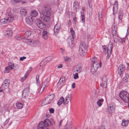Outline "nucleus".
<instances>
[{"label": "nucleus", "mask_w": 129, "mask_h": 129, "mask_svg": "<svg viewBox=\"0 0 129 129\" xmlns=\"http://www.w3.org/2000/svg\"><path fill=\"white\" fill-rule=\"evenodd\" d=\"M9 121V119H7L5 121L4 124V125H5L7 124V123Z\"/></svg>", "instance_id": "nucleus-60"}, {"label": "nucleus", "mask_w": 129, "mask_h": 129, "mask_svg": "<svg viewBox=\"0 0 129 129\" xmlns=\"http://www.w3.org/2000/svg\"><path fill=\"white\" fill-rule=\"evenodd\" d=\"M18 66V65H16L15 66L13 65V69L14 70H16L18 69V67H17V66Z\"/></svg>", "instance_id": "nucleus-56"}, {"label": "nucleus", "mask_w": 129, "mask_h": 129, "mask_svg": "<svg viewBox=\"0 0 129 129\" xmlns=\"http://www.w3.org/2000/svg\"><path fill=\"white\" fill-rule=\"evenodd\" d=\"M66 127V129H71L72 127V126L71 123H68L66 124V126H65Z\"/></svg>", "instance_id": "nucleus-34"}, {"label": "nucleus", "mask_w": 129, "mask_h": 129, "mask_svg": "<svg viewBox=\"0 0 129 129\" xmlns=\"http://www.w3.org/2000/svg\"><path fill=\"white\" fill-rule=\"evenodd\" d=\"M60 49L61 51V53L63 55L64 54V50L62 48H60Z\"/></svg>", "instance_id": "nucleus-54"}, {"label": "nucleus", "mask_w": 129, "mask_h": 129, "mask_svg": "<svg viewBox=\"0 0 129 129\" xmlns=\"http://www.w3.org/2000/svg\"><path fill=\"white\" fill-rule=\"evenodd\" d=\"M39 75H37L36 77V80L37 81V83L38 85H39L40 83V82L39 80Z\"/></svg>", "instance_id": "nucleus-38"}, {"label": "nucleus", "mask_w": 129, "mask_h": 129, "mask_svg": "<svg viewBox=\"0 0 129 129\" xmlns=\"http://www.w3.org/2000/svg\"><path fill=\"white\" fill-rule=\"evenodd\" d=\"M117 31L116 30L111 31L112 35L114 37V42L116 43H117L118 41V35L117 33Z\"/></svg>", "instance_id": "nucleus-12"}, {"label": "nucleus", "mask_w": 129, "mask_h": 129, "mask_svg": "<svg viewBox=\"0 0 129 129\" xmlns=\"http://www.w3.org/2000/svg\"><path fill=\"white\" fill-rule=\"evenodd\" d=\"M64 99L63 97H61L57 102V104L59 106H60L64 102Z\"/></svg>", "instance_id": "nucleus-28"}, {"label": "nucleus", "mask_w": 129, "mask_h": 129, "mask_svg": "<svg viewBox=\"0 0 129 129\" xmlns=\"http://www.w3.org/2000/svg\"><path fill=\"white\" fill-rule=\"evenodd\" d=\"M73 74L74 78V79H76L79 78V76L78 75V73H73Z\"/></svg>", "instance_id": "nucleus-42"}, {"label": "nucleus", "mask_w": 129, "mask_h": 129, "mask_svg": "<svg viewBox=\"0 0 129 129\" xmlns=\"http://www.w3.org/2000/svg\"><path fill=\"white\" fill-rule=\"evenodd\" d=\"M26 23L29 25L32 24L33 22L32 17L30 16H28L26 19Z\"/></svg>", "instance_id": "nucleus-15"}, {"label": "nucleus", "mask_w": 129, "mask_h": 129, "mask_svg": "<svg viewBox=\"0 0 129 129\" xmlns=\"http://www.w3.org/2000/svg\"><path fill=\"white\" fill-rule=\"evenodd\" d=\"M43 16V15H41L40 18L45 22L48 23V22L50 19V16Z\"/></svg>", "instance_id": "nucleus-14"}, {"label": "nucleus", "mask_w": 129, "mask_h": 129, "mask_svg": "<svg viewBox=\"0 0 129 129\" xmlns=\"http://www.w3.org/2000/svg\"><path fill=\"white\" fill-rule=\"evenodd\" d=\"M27 72H26L25 74V77H22V78L21 79V82H23V81L26 79V75H27Z\"/></svg>", "instance_id": "nucleus-45"}, {"label": "nucleus", "mask_w": 129, "mask_h": 129, "mask_svg": "<svg viewBox=\"0 0 129 129\" xmlns=\"http://www.w3.org/2000/svg\"><path fill=\"white\" fill-rule=\"evenodd\" d=\"M105 126L103 125L100 126L98 129H105Z\"/></svg>", "instance_id": "nucleus-57"}, {"label": "nucleus", "mask_w": 129, "mask_h": 129, "mask_svg": "<svg viewBox=\"0 0 129 129\" xmlns=\"http://www.w3.org/2000/svg\"><path fill=\"white\" fill-rule=\"evenodd\" d=\"M26 58V57L23 56L22 57H20V60L21 61H23L24 59H25Z\"/></svg>", "instance_id": "nucleus-53"}, {"label": "nucleus", "mask_w": 129, "mask_h": 129, "mask_svg": "<svg viewBox=\"0 0 129 129\" xmlns=\"http://www.w3.org/2000/svg\"><path fill=\"white\" fill-rule=\"evenodd\" d=\"M118 16H123V14L121 11H119L118 13Z\"/></svg>", "instance_id": "nucleus-55"}, {"label": "nucleus", "mask_w": 129, "mask_h": 129, "mask_svg": "<svg viewBox=\"0 0 129 129\" xmlns=\"http://www.w3.org/2000/svg\"><path fill=\"white\" fill-rule=\"evenodd\" d=\"M13 34L12 30H9L6 31L5 33V35L6 36L10 37L12 36Z\"/></svg>", "instance_id": "nucleus-20"}, {"label": "nucleus", "mask_w": 129, "mask_h": 129, "mask_svg": "<svg viewBox=\"0 0 129 129\" xmlns=\"http://www.w3.org/2000/svg\"><path fill=\"white\" fill-rule=\"evenodd\" d=\"M128 81V79L127 78L124 77L120 83V85H122L124 83L127 82Z\"/></svg>", "instance_id": "nucleus-26"}, {"label": "nucleus", "mask_w": 129, "mask_h": 129, "mask_svg": "<svg viewBox=\"0 0 129 129\" xmlns=\"http://www.w3.org/2000/svg\"><path fill=\"white\" fill-rule=\"evenodd\" d=\"M50 113H52L54 112V110L53 108H50L49 110Z\"/></svg>", "instance_id": "nucleus-49"}, {"label": "nucleus", "mask_w": 129, "mask_h": 129, "mask_svg": "<svg viewBox=\"0 0 129 129\" xmlns=\"http://www.w3.org/2000/svg\"><path fill=\"white\" fill-rule=\"evenodd\" d=\"M42 37L45 40L47 39V32L45 30H44L43 32Z\"/></svg>", "instance_id": "nucleus-23"}, {"label": "nucleus", "mask_w": 129, "mask_h": 129, "mask_svg": "<svg viewBox=\"0 0 129 129\" xmlns=\"http://www.w3.org/2000/svg\"><path fill=\"white\" fill-rule=\"evenodd\" d=\"M71 58H70L69 57L66 56L65 58V61L67 62H69L71 61Z\"/></svg>", "instance_id": "nucleus-44"}, {"label": "nucleus", "mask_w": 129, "mask_h": 129, "mask_svg": "<svg viewBox=\"0 0 129 129\" xmlns=\"http://www.w3.org/2000/svg\"><path fill=\"white\" fill-rule=\"evenodd\" d=\"M128 119H127L126 120L123 119L122 120V122L121 125L122 126H126L128 125Z\"/></svg>", "instance_id": "nucleus-21"}, {"label": "nucleus", "mask_w": 129, "mask_h": 129, "mask_svg": "<svg viewBox=\"0 0 129 129\" xmlns=\"http://www.w3.org/2000/svg\"><path fill=\"white\" fill-rule=\"evenodd\" d=\"M121 42L122 43H124L125 42V40L124 39H121Z\"/></svg>", "instance_id": "nucleus-64"}, {"label": "nucleus", "mask_w": 129, "mask_h": 129, "mask_svg": "<svg viewBox=\"0 0 129 129\" xmlns=\"http://www.w3.org/2000/svg\"><path fill=\"white\" fill-rule=\"evenodd\" d=\"M116 8V10L117 11L118 10V2L117 1H115L114 4L113 5V11H115V10L116 9L115 8Z\"/></svg>", "instance_id": "nucleus-22"}, {"label": "nucleus", "mask_w": 129, "mask_h": 129, "mask_svg": "<svg viewBox=\"0 0 129 129\" xmlns=\"http://www.w3.org/2000/svg\"><path fill=\"white\" fill-rule=\"evenodd\" d=\"M96 59V57H93L92 59V62L93 63L90 69V72L92 74H93L95 72L98 68L99 64L97 62L95 61Z\"/></svg>", "instance_id": "nucleus-3"}, {"label": "nucleus", "mask_w": 129, "mask_h": 129, "mask_svg": "<svg viewBox=\"0 0 129 129\" xmlns=\"http://www.w3.org/2000/svg\"><path fill=\"white\" fill-rule=\"evenodd\" d=\"M38 13L37 11L35 10H34L31 11V13H30V15L33 17H35L38 15Z\"/></svg>", "instance_id": "nucleus-27"}, {"label": "nucleus", "mask_w": 129, "mask_h": 129, "mask_svg": "<svg viewBox=\"0 0 129 129\" xmlns=\"http://www.w3.org/2000/svg\"><path fill=\"white\" fill-rule=\"evenodd\" d=\"M114 108L113 106H109L108 109H106V111L108 113L113 112L114 111Z\"/></svg>", "instance_id": "nucleus-16"}, {"label": "nucleus", "mask_w": 129, "mask_h": 129, "mask_svg": "<svg viewBox=\"0 0 129 129\" xmlns=\"http://www.w3.org/2000/svg\"><path fill=\"white\" fill-rule=\"evenodd\" d=\"M20 12L22 15H26L27 11L25 9H22L20 10Z\"/></svg>", "instance_id": "nucleus-24"}, {"label": "nucleus", "mask_w": 129, "mask_h": 129, "mask_svg": "<svg viewBox=\"0 0 129 129\" xmlns=\"http://www.w3.org/2000/svg\"><path fill=\"white\" fill-rule=\"evenodd\" d=\"M0 22L2 23H8V22L7 19H2L0 20Z\"/></svg>", "instance_id": "nucleus-36"}, {"label": "nucleus", "mask_w": 129, "mask_h": 129, "mask_svg": "<svg viewBox=\"0 0 129 129\" xmlns=\"http://www.w3.org/2000/svg\"><path fill=\"white\" fill-rule=\"evenodd\" d=\"M59 82L61 83H63V84L64 85V77H61L59 80Z\"/></svg>", "instance_id": "nucleus-39"}, {"label": "nucleus", "mask_w": 129, "mask_h": 129, "mask_svg": "<svg viewBox=\"0 0 129 129\" xmlns=\"http://www.w3.org/2000/svg\"><path fill=\"white\" fill-rule=\"evenodd\" d=\"M113 43L111 42H109L108 44V48H110V50L108 51L107 53V58L108 59L109 58L110 56L112 50V49L113 47Z\"/></svg>", "instance_id": "nucleus-10"}, {"label": "nucleus", "mask_w": 129, "mask_h": 129, "mask_svg": "<svg viewBox=\"0 0 129 129\" xmlns=\"http://www.w3.org/2000/svg\"><path fill=\"white\" fill-rule=\"evenodd\" d=\"M77 22L76 18L75 16L73 18V22L74 24H75Z\"/></svg>", "instance_id": "nucleus-48"}, {"label": "nucleus", "mask_w": 129, "mask_h": 129, "mask_svg": "<svg viewBox=\"0 0 129 129\" xmlns=\"http://www.w3.org/2000/svg\"><path fill=\"white\" fill-rule=\"evenodd\" d=\"M11 70V69L8 66L6 67L5 68V69L4 71L5 73H8Z\"/></svg>", "instance_id": "nucleus-33"}, {"label": "nucleus", "mask_w": 129, "mask_h": 129, "mask_svg": "<svg viewBox=\"0 0 129 129\" xmlns=\"http://www.w3.org/2000/svg\"><path fill=\"white\" fill-rule=\"evenodd\" d=\"M100 85L103 88H105L107 86V85H104V83H101L100 84Z\"/></svg>", "instance_id": "nucleus-52"}, {"label": "nucleus", "mask_w": 129, "mask_h": 129, "mask_svg": "<svg viewBox=\"0 0 129 129\" xmlns=\"http://www.w3.org/2000/svg\"><path fill=\"white\" fill-rule=\"evenodd\" d=\"M51 124V123L49 120L48 119H45L44 122H40L37 126V129H44L45 128Z\"/></svg>", "instance_id": "nucleus-1"}, {"label": "nucleus", "mask_w": 129, "mask_h": 129, "mask_svg": "<svg viewBox=\"0 0 129 129\" xmlns=\"http://www.w3.org/2000/svg\"><path fill=\"white\" fill-rule=\"evenodd\" d=\"M59 27H58L57 25H56L54 27V33H55V35H56L59 32Z\"/></svg>", "instance_id": "nucleus-25"}, {"label": "nucleus", "mask_w": 129, "mask_h": 129, "mask_svg": "<svg viewBox=\"0 0 129 129\" xmlns=\"http://www.w3.org/2000/svg\"><path fill=\"white\" fill-rule=\"evenodd\" d=\"M116 30H117V29L116 27H115L114 25H112L111 28V31H113Z\"/></svg>", "instance_id": "nucleus-43"}, {"label": "nucleus", "mask_w": 129, "mask_h": 129, "mask_svg": "<svg viewBox=\"0 0 129 129\" xmlns=\"http://www.w3.org/2000/svg\"><path fill=\"white\" fill-rule=\"evenodd\" d=\"M44 87H43V88H42V87H41V88L40 89V91H39V93H41L43 92V91L44 90Z\"/></svg>", "instance_id": "nucleus-50"}, {"label": "nucleus", "mask_w": 129, "mask_h": 129, "mask_svg": "<svg viewBox=\"0 0 129 129\" xmlns=\"http://www.w3.org/2000/svg\"><path fill=\"white\" fill-rule=\"evenodd\" d=\"M129 77V74H125L124 78H127L128 79V78Z\"/></svg>", "instance_id": "nucleus-63"}, {"label": "nucleus", "mask_w": 129, "mask_h": 129, "mask_svg": "<svg viewBox=\"0 0 129 129\" xmlns=\"http://www.w3.org/2000/svg\"><path fill=\"white\" fill-rule=\"evenodd\" d=\"M124 70V66L122 64H120L118 69V73L121 76L123 73Z\"/></svg>", "instance_id": "nucleus-11"}, {"label": "nucleus", "mask_w": 129, "mask_h": 129, "mask_svg": "<svg viewBox=\"0 0 129 129\" xmlns=\"http://www.w3.org/2000/svg\"><path fill=\"white\" fill-rule=\"evenodd\" d=\"M8 23L12 22L14 18L12 17H10L7 19Z\"/></svg>", "instance_id": "nucleus-37"}, {"label": "nucleus", "mask_w": 129, "mask_h": 129, "mask_svg": "<svg viewBox=\"0 0 129 129\" xmlns=\"http://www.w3.org/2000/svg\"><path fill=\"white\" fill-rule=\"evenodd\" d=\"M70 32L72 35V36H73L74 37L73 35H75V32L72 28H71L70 29Z\"/></svg>", "instance_id": "nucleus-46"}, {"label": "nucleus", "mask_w": 129, "mask_h": 129, "mask_svg": "<svg viewBox=\"0 0 129 129\" xmlns=\"http://www.w3.org/2000/svg\"><path fill=\"white\" fill-rule=\"evenodd\" d=\"M79 4L78 3L77 1H75L73 4V8L76 12L79 9Z\"/></svg>", "instance_id": "nucleus-18"}, {"label": "nucleus", "mask_w": 129, "mask_h": 129, "mask_svg": "<svg viewBox=\"0 0 129 129\" xmlns=\"http://www.w3.org/2000/svg\"><path fill=\"white\" fill-rule=\"evenodd\" d=\"M46 82H45L44 83H43L42 84V86H48L49 85V84L48 83L47 84H45V83Z\"/></svg>", "instance_id": "nucleus-58"}, {"label": "nucleus", "mask_w": 129, "mask_h": 129, "mask_svg": "<svg viewBox=\"0 0 129 129\" xmlns=\"http://www.w3.org/2000/svg\"><path fill=\"white\" fill-rule=\"evenodd\" d=\"M51 9L50 6L46 5L44 7L42 12L43 15L44 16H50L51 14Z\"/></svg>", "instance_id": "nucleus-6"}, {"label": "nucleus", "mask_w": 129, "mask_h": 129, "mask_svg": "<svg viewBox=\"0 0 129 129\" xmlns=\"http://www.w3.org/2000/svg\"><path fill=\"white\" fill-rule=\"evenodd\" d=\"M31 32L30 31H27L25 32V34L26 36L28 37L31 35Z\"/></svg>", "instance_id": "nucleus-40"}, {"label": "nucleus", "mask_w": 129, "mask_h": 129, "mask_svg": "<svg viewBox=\"0 0 129 129\" xmlns=\"http://www.w3.org/2000/svg\"><path fill=\"white\" fill-rule=\"evenodd\" d=\"M81 20L82 22L84 23L85 22V16H83L81 17Z\"/></svg>", "instance_id": "nucleus-51"}, {"label": "nucleus", "mask_w": 129, "mask_h": 129, "mask_svg": "<svg viewBox=\"0 0 129 129\" xmlns=\"http://www.w3.org/2000/svg\"><path fill=\"white\" fill-rule=\"evenodd\" d=\"M68 45L69 47L72 48L74 46V37L72 36L69 37L67 40Z\"/></svg>", "instance_id": "nucleus-8"}, {"label": "nucleus", "mask_w": 129, "mask_h": 129, "mask_svg": "<svg viewBox=\"0 0 129 129\" xmlns=\"http://www.w3.org/2000/svg\"><path fill=\"white\" fill-rule=\"evenodd\" d=\"M36 23L39 28L43 29L46 27V24L39 19H37L36 21Z\"/></svg>", "instance_id": "nucleus-9"}, {"label": "nucleus", "mask_w": 129, "mask_h": 129, "mask_svg": "<svg viewBox=\"0 0 129 129\" xmlns=\"http://www.w3.org/2000/svg\"><path fill=\"white\" fill-rule=\"evenodd\" d=\"M14 64L11 62H10L8 63V67L10 68L11 70L13 69V67Z\"/></svg>", "instance_id": "nucleus-41"}, {"label": "nucleus", "mask_w": 129, "mask_h": 129, "mask_svg": "<svg viewBox=\"0 0 129 129\" xmlns=\"http://www.w3.org/2000/svg\"><path fill=\"white\" fill-rule=\"evenodd\" d=\"M88 4L89 5V6L90 8H91L92 7V5L91 3L90 2H88Z\"/></svg>", "instance_id": "nucleus-61"}, {"label": "nucleus", "mask_w": 129, "mask_h": 129, "mask_svg": "<svg viewBox=\"0 0 129 129\" xmlns=\"http://www.w3.org/2000/svg\"><path fill=\"white\" fill-rule=\"evenodd\" d=\"M26 42L28 44L30 45H32L33 44L34 42L31 40L30 39H26Z\"/></svg>", "instance_id": "nucleus-32"}, {"label": "nucleus", "mask_w": 129, "mask_h": 129, "mask_svg": "<svg viewBox=\"0 0 129 129\" xmlns=\"http://www.w3.org/2000/svg\"><path fill=\"white\" fill-rule=\"evenodd\" d=\"M16 106L17 108L18 109H21L23 107V104L20 103H16Z\"/></svg>", "instance_id": "nucleus-29"}, {"label": "nucleus", "mask_w": 129, "mask_h": 129, "mask_svg": "<svg viewBox=\"0 0 129 129\" xmlns=\"http://www.w3.org/2000/svg\"><path fill=\"white\" fill-rule=\"evenodd\" d=\"M88 51L87 47L82 44L80 45L79 47V54L80 55H85Z\"/></svg>", "instance_id": "nucleus-5"}, {"label": "nucleus", "mask_w": 129, "mask_h": 129, "mask_svg": "<svg viewBox=\"0 0 129 129\" xmlns=\"http://www.w3.org/2000/svg\"><path fill=\"white\" fill-rule=\"evenodd\" d=\"M75 83H73L72 85V87L73 88H74L75 87Z\"/></svg>", "instance_id": "nucleus-62"}, {"label": "nucleus", "mask_w": 129, "mask_h": 129, "mask_svg": "<svg viewBox=\"0 0 129 129\" xmlns=\"http://www.w3.org/2000/svg\"><path fill=\"white\" fill-rule=\"evenodd\" d=\"M54 96L55 94L54 93L48 95L43 100L42 104L44 105L50 104L53 101Z\"/></svg>", "instance_id": "nucleus-4"}, {"label": "nucleus", "mask_w": 129, "mask_h": 129, "mask_svg": "<svg viewBox=\"0 0 129 129\" xmlns=\"http://www.w3.org/2000/svg\"><path fill=\"white\" fill-rule=\"evenodd\" d=\"M120 98L125 102H129V94L125 91H121L119 94Z\"/></svg>", "instance_id": "nucleus-2"}, {"label": "nucleus", "mask_w": 129, "mask_h": 129, "mask_svg": "<svg viewBox=\"0 0 129 129\" xmlns=\"http://www.w3.org/2000/svg\"><path fill=\"white\" fill-rule=\"evenodd\" d=\"M10 84V82L9 79H6L4 81L1 87L2 89L0 90V92H3L4 90L8 89Z\"/></svg>", "instance_id": "nucleus-7"}, {"label": "nucleus", "mask_w": 129, "mask_h": 129, "mask_svg": "<svg viewBox=\"0 0 129 129\" xmlns=\"http://www.w3.org/2000/svg\"><path fill=\"white\" fill-rule=\"evenodd\" d=\"M71 96L70 94H68L65 99V104H67L69 102H71Z\"/></svg>", "instance_id": "nucleus-19"}, {"label": "nucleus", "mask_w": 129, "mask_h": 129, "mask_svg": "<svg viewBox=\"0 0 129 129\" xmlns=\"http://www.w3.org/2000/svg\"><path fill=\"white\" fill-rule=\"evenodd\" d=\"M102 81H106V82H107V79L106 76H103L102 78Z\"/></svg>", "instance_id": "nucleus-47"}, {"label": "nucleus", "mask_w": 129, "mask_h": 129, "mask_svg": "<svg viewBox=\"0 0 129 129\" xmlns=\"http://www.w3.org/2000/svg\"><path fill=\"white\" fill-rule=\"evenodd\" d=\"M52 59V57L51 56H49L45 59L43 61H41V63H43L44 62V65H45L46 63Z\"/></svg>", "instance_id": "nucleus-17"}, {"label": "nucleus", "mask_w": 129, "mask_h": 129, "mask_svg": "<svg viewBox=\"0 0 129 129\" xmlns=\"http://www.w3.org/2000/svg\"><path fill=\"white\" fill-rule=\"evenodd\" d=\"M63 85L64 84H63V83H61L59 81L57 84V87L58 88H61Z\"/></svg>", "instance_id": "nucleus-35"}, {"label": "nucleus", "mask_w": 129, "mask_h": 129, "mask_svg": "<svg viewBox=\"0 0 129 129\" xmlns=\"http://www.w3.org/2000/svg\"><path fill=\"white\" fill-rule=\"evenodd\" d=\"M82 67L80 65H77L76 66V68L74 70L73 73H80L82 70Z\"/></svg>", "instance_id": "nucleus-13"}, {"label": "nucleus", "mask_w": 129, "mask_h": 129, "mask_svg": "<svg viewBox=\"0 0 129 129\" xmlns=\"http://www.w3.org/2000/svg\"><path fill=\"white\" fill-rule=\"evenodd\" d=\"M102 47L103 49V51L105 53H106L107 52L109 51L108 49L110 48H108V47H107L106 46L104 45L102 46Z\"/></svg>", "instance_id": "nucleus-31"}, {"label": "nucleus", "mask_w": 129, "mask_h": 129, "mask_svg": "<svg viewBox=\"0 0 129 129\" xmlns=\"http://www.w3.org/2000/svg\"><path fill=\"white\" fill-rule=\"evenodd\" d=\"M123 16H118L119 19L121 20L123 18Z\"/></svg>", "instance_id": "nucleus-59"}, {"label": "nucleus", "mask_w": 129, "mask_h": 129, "mask_svg": "<svg viewBox=\"0 0 129 129\" xmlns=\"http://www.w3.org/2000/svg\"><path fill=\"white\" fill-rule=\"evenodd\" d=\"M104 102V100L103 99H99V101L97 102V103L98 106L100 107L102 105V103H103Z\"/></svg>", "instance_id": "nucleus-30"}]
</instances>
